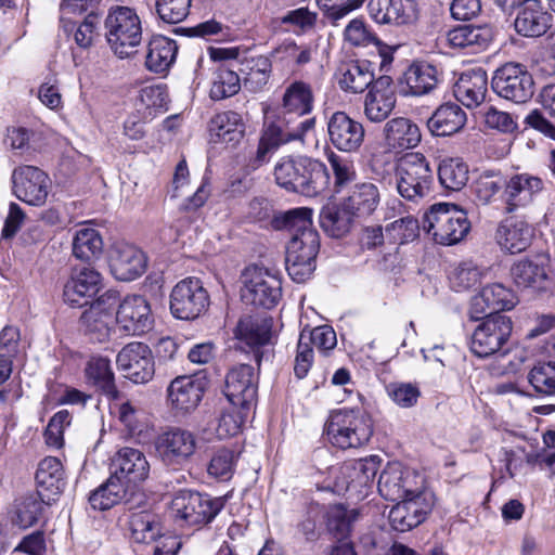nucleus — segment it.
I'll list each match as a JSON object with an SVG mask.
<instances>
[{
  "label": "nucleus",
  "instance_id": "obj_39",
  "mask_svg": "<svg viewBox=\"0 0 555 555\" xmlns=\"http://www.w3.org/2000/svg\"><path fill=\"white\" fill-rule=\"evenodd\" d=\"M466 113L455 103L440 105L427 120L433 135L444 137L459 132L466 124Z\"/></svg>",
  "mask_w": 555,
  "mask_h": 555
},
{
  "label": "nucleus",
  "instance_id": "obj_3",
  "mask_svg": "<svg viewBox=\"0 0 555 555\" xmlns=\"http://www.w3.org/2000/svg\"><path fill=\"white\" fill-rule=\"evenodd\" d=\"M324 431L328 441L337 448H360L370 441L373 424L370 415L360 409H341L330 414Z\"/></svg>",
  "mask_w": 555,
  "mask_h": 555
},
{
  "label": "nucleus",
  "instance_id": "obj_23",
  "mask_svg": "<svg viewBox=\"0 0 555 555\" xmlns=\"http://www.w3.org/2000/svg\"><path fill=\"white\" fill-rule=\"evenodd\" d=\"M224 395L234 406L248 409L257 397V377L249 364L231 369L225 377Z\"/></svg>",
  "mask_w": 555,
  "mask_h": 555
},
{
  "label": "nucleus",
  "instance_id": "obj_32",
  "mask_svg": "<svg viewBox=\"0 0 555 555\" xmlns=\"http://www.w3.org/2000/svg\"><path fill=\"white\" fill-rule=\"evenodd\" d=\"M380 203V192L372 182H361L353 185L349 195L344 199L343 212L357 219L372 216Z\"/></svg>",
  "mask_w": 555,
  "mask_h": 555
},
{
  "label": "nucleus",
  "instance_id": "obj_63",
  "mask_svg": "<svg viewBox=\"0 0 555 555\" xmlns=\"http://www.w3.org/2000/svg\"><path fill=\"white\" fill-rule=\"evenodd\" d=\"M192 0H156V12L166 23L182 22L190 12Z\"/></svg>",
  "mask_w": 555,
  "mask_h": 555
},
{
  "label": "nucleus",
  "instance_id": "obj_48",
  "mask_svg": "<svg viewBox=\"0 0 555 555\" xmlns=\"http://www.w3.org/2000/svg\"><path fill=\"white\" fill-rule=\"evenodd\" d=\"M103 238L93 228H81L73 237V255L80 260L91 261L101 256Z\"/></svg>",
  "mask_w": 555,
  "mask_h": 555
},
{
  "label": "nucleus",
  "instance_id": "obj_9",
  "mask_svg": "<svg viewBox=\"0 0 555 555\" xmlns=\"http://www.w3.org/2000/svg\"><path fill=\"white\" fill-rule=\"evenodd\" d=\"M472 334L469 348L479 358H488L504 351L512 331L513 323L509 317L494 314L483 317Z\"/></svg>",
  "mask_w": 555,
  "mask_h": 555
},
{
  "label": "nucleus",
  "instance_id": "obj_40",
  "mask_svg": "<svg viewBox=\"0 0 555 555\" xmlns=\"http://www.w3.org/2000/svg\"><path fill=\"white\" fill-rule=\"evenodd\" d=\"M209 130L216 142L234 146L243 139L245 125L240 114L227 111L211 118Z\"/></svg>",
  "mask_w": 555,
  "mask_h": 555
},
{
  "label": "nucleus",
  "instance_id": "obj_47",
  "mask_svg": "<svg viewBox=\"0 0 555 555\" xmlns=\"http://www.w3.org/2000/svg\"><path fill=\"white\" fill-rule=\"evenodd\" d=\"M128 527L130 539L134 543L150 544L158 538H163L156 516L147 511L132 513L128 520Z\"/></svg>",
  "mask_w": 555,
  "mask_h": 555
},
{
  "label": "nucleus",
  "instance_id": "obj_55",
  "mask_svg": "<svg viewBox=\"0 0 555 555\" xmlns=\"http://www.w3.org/2000/svg\"><path fill=\"white\" fill-rule=\"evenodd\" d=\"M44 504L37 492L21 498L15 505V524L23 529L34 526L40 519Z\"/></svg>",
  "mask_w": 555,
  "mask_h": 555
},
{
  "label": "nucleus",
  "instance_id": "obj_62",
  "mask_svg": "<svg viewBox=\"0 0 555 555\" xmlns=\"http://www.w3.org/2000/svg\"><path fill=\"white\" fill-rule=\"evenodd\" d=\"M390 399L399 406L409 409L414 406L421 397V390L416 384L393 382L386 387Z\"/></svg>",
  "mask_w": 555,
  "mask_h": 555
},
{
  "label": "nucleus",
  "instance_id": "obj_60",
  "mask_svg": "<svg viewBox=\"0 0 555 555\" xmlns=\"http://www.w3.org/2000/svg\"><path fill=\"white\" fill-rule=\"evenodd\" d=\"M483 272L473 262H463L450 275L452 288L456 292L469 289L480 283Z\"/></svg>",
  "mask_w": 555,
  "mask_h": 555
},
{
  "label": "nucleus",
  "instance_id": "obj_52",
  "mask_svg": "<svg viewBox=\"0 0 555 555\" xmlns=\"http://www.w3.org/2000/svg\"><path fill=\"white\" fill-rule=\"evenodd\" d=\"M438 178L444 189L460 191L468 181V167L460 158L443 159L438 167Z\"/></svg>",
  "mask_w": 555,
  "mask_h": 555
},
{
  "label": "nucleus",
  "instance_id": "obj_7",
  "mask_svg": "<svg viewBox=\"0 0 555 555\" xmlns=\"http://www.w3.org/2000/svg\"><path fill=\"white\" fill-rule=\"evenodd\" d=\"M242 299L249 305L271 309L282 296L281 280L268 269L250 266L242 274Z\"/></svg>",
  "mask_w": 555,
  "mask_h": 555
},
{
  "label": "nucleus",
  "instance_id": "obj_36",
  "mask_svg": "<svg viewBox=\"0 0 555 555\" xmlns=\"http://www.w3.org/2000/svg\"><path fill=\"white\" fill-rule=\"evenodd\" d=\"M552 25V15L548 14L537 0L522 4L514 21L517 34L528 38L543 36Z\"/></svg>",
  "mask_w": 555,
  "mask_h": 555
},
{
  "label": "nucleus",
  "instance_id": "obj_25",
  "mask_svg": "<svg viewBox=\"0 0 555 555\" xmlns=\"http://www.w3.org/2000/svg\"><path fill=\"white\" fill-rule=\"evenodd\" d=\"M109 268L117 280L132 281L145 272L146 257L137 246L119 242L111 250Z\"/></svg>",
  "mask_w": 555,
  "mask_h": 555
},
{
  "label": "nucleus",
  "instance_id": "obj_33",
  "mask_svg": "<svg viewBox=\"0 0 555 555\" xmlns=\"http://www.w3.org/2000/svg\"><path fill=\"white\" fill-rule=\"evenodd\" d=\"M543 189V181L529 173H517L506 181L503 192L505 211L513 212L519 207L530 204L533 196Z\"/></svg>",
  "mask_w": 555,
  "mask_h": 555
},
{
  "label": "nucleus",
  "instance_id": "obj_15",
  "mask_svg": "<svg viewBox=\"0 0 555 555\" xmlns=\"http://www.w3.org/2000/svg\"><path fill=\"white\" fill-rule=\"evenodd\" d=\"M116 364L126 378L135 384L150 382L155 373L151 348L143 343H129L117 353Z\"/></svg>",
  "mask_w": 555,
  "mask_h": 555
},
{
  "label": "nucleus",
  "instance_id": "obj_58",
  "mask_svg": "<svg viewBox=\"0 0 555 555\" xmlns=\"http://www.w3.org/2000/svg\"><path fill=\"white\" fill-rule=\"evenodd\" d=\"M418 221L412 216H405L386 225V238L391 245H402L418 236Z\"/></svg>",
  "mask_w": 555,
  "mask_h": 555
},
{
  "label": "nucleus",
  "instance_id": "obj_44",
  "mask_svg": "<svg viewBox=\"0 0 555 555\" xmlns=\"http://www.w3.org/2000/svg\"><path fill=\"white\" fill-rule=\"evenodd\" d=\"M404 81L412 95L430 93L438 85V70L427 62H413L404 72Z\"/></svg>",
  "mask_w": 555,
  "mask_h": 555
},
{
  "label": "nucleus",
  "instance_id": "obj_43",
  "mask_svg": "<svg viewBox=\"0 0 555 555\" xmlns=\"http://www.w3.org/2000/svg\"><path fill=\"white\" fill-rule=\"evenodd\" d=\"M315 128V117L300 119L296 125L291 126V120L286 119V126L271 124L261 135L271 146L278 149L280 145L292 141H304L305 138L313 132Z\"/></svg>",
  "mask_w": 555,
  "mask_h": 555
},
{
  "label": "nucleus",
  "instance_id": "obj_56",
  "mask_svg": "<svg viewBox=\"0 0 555 555\" xmlns=\"http://www.w3.org/2000/svg\"><path fill=\"white\" fill-rule=\"evenodd\" d=\"M528 380L535 392L555 396V362H538L528 373Z\"/></svg>",
  "mask_w": 555,
  "mask_h": 555
},
{
  "label": "nucleus",
  "instance_id": "obj_35",
  "mask_svg": "<svg viewBox=\"0 0 555 555\" xmlns=\"http://www.w3.org/2000/svg\"><path fill=\"white\" fill-rule=\"evenodd\" d=\"M238 72L243 76L244 88L251 93H258L266 88L271 78L272 62L267 55L243 54Z\"/></svg>",
  "mask_w": 555,
  "mask_h": 555
},
{
  "label": "nucleus",
  "instance_id": "obj_53",
  "mask_svg": "<svg viewBox=\"0 0 555 555\" xmlns=\"http://www.w3.org/2000/svg\"><path fill=\"white\" fill-rule=\"evenodd\" d=\"M168 93L166 87L146 86L138 95L137 108L142 112L144 118H152L155 114L167 111Z\"/></svg>",
  "mask_w": 555,
  "mask_h": 555
},
{
  "label": "nucleus",
  "instance_id": "obj_45",
  "mask_svg": "<svg viewBox=\"0 0 555 555\" xmlns=\"http://www.w3.org/2000/svg\"><path fill=\"white\" fill-rule=\"evenodd\" d=\"M379 464L380 459L377 455L346 463L340 469L341 475L348 479L345 489L370 486L379 468Z\"/></svg>",
  "mask_w": 555,
  "mask_h": 555
},
{
  "label": "nucleus",
  "instance_id": "obj_18",
  "mask_svg": "<svg viewBox=\"0 0 555 555\" xmlns=\"http://www.w3.org/2000/svg\"><path fill=\"white\" fill-rule=\"evenodd\" d=\"M518 302L514 291L501 283L485 286L472 298L469 318L478 321L487 315L500 314V311L512 310Z\"/></svg>",
  "mask_w": 555,
  "mask_h": 555
},
{
  "label": "nucleus",
  "instance_id": "obj_50",
  "mask_svg": "<svg viewBox=\"0 0 555 555\" xmlns=\"http://www.w3.org/2000/svg\"><path fill=\"white\" fill-rule=\"evenodd\" d=\"M358 517L357 509H348L340 504L332 505L326 512V527L338 542L346 541Z\"/></svg>",
  "mask_w": 555,
  "mask_h": 555
},
{
  "label": "nucleus",
  "instance_id": "obj_21",
  "mask_svg": "<svg viewBox=\"0 0 555 555\" xmlns=\"http://www.w3.org/2000/svg\"><path fill=\"white\" fill-rule=\"evenodd\" d=\"M113 476L130 490L147 479L150 463L145 454L134 448L125 447L112 460Z\"/></svg>",
  "mask_w": 555,
  "mask_h": 555
},
{
  "label": "nucleus",
  "instance_id": "obj_16",
  "mask_svg": "<svg viewBox=\"0 0 555 555\" xmlns=\"http://www.w3.org/2000/svg\"><path fill=\"white\" fill-rule=\"evenodd\" d=\"M328 142L339 152L357 153L364 143L365 130L359 120L346 112L336 111L326 121Z\"/></svg>",
  "mask_w": 555,
  "mask_h": 555
},
{
  "label": "nucleus",
  "instance_id": "obj_41",
  "mask_svg": "<svg viewBox=\"0 0 555 555\" xmlns=\"http://www.w3.org/2000/svg\"><path fill=\"white\" fill-rule=\"evenodd\" d=\"M178 46L175 40L157 35L147 44L145 66L149 70L162 74L167 72L176 61Z\"/></svg>",
  "mask_w": 555,
  "mask_h": 555
},
{
  "label": "nucleus",
  "instance_id": "obj_64",
  "mask_svg": "<svg viewBox=\"0 0 555 555\" xmlns=\"http://www.w3.org/2000/svg\"><path fill=\"white\" fill-rule=\"evenodd\" d=\"M317 2L333 25H338L340 20L363 4L356 0H317Z\"/></svg>",
  "mask_w": 555,
  "mask_h": 555
},
{
  "label": "nucleus",
  "instance_id": "obj_46",
  "mask_svg": "<svg viewBox=\"0 0 555 555\" xmlns=\"http://www.w3.org/2000/svg\"><path fill=\"white\" fill-rule=\"evenodd\" d=\"M89 382L100 388L111 399H118L119 391L115 385L111 361L104 357H92L85 369Z\"/></svg>",
  "mask_w": 555,
  "mask_h": 555
},
{
  "label": "nucleus",
  "instance_id": "obj_31",
  "mask_svg": "<svg viewBox=\"0 0 555 555\" xmlns=\"http://www.w3.org/2000/svg\"><path fill=\"white\" fill-rule=\"evenodd\" d=\"M446 38L451 48L476 54L488 49L493 39V31L488 25L465 24L450 29Z\"/></svg>",
  "mask_w": 555,
  "mask_h": 555
},
{
  "label": "nucleus",
  "instance_id": "obj_1",
  "mask_svg": "<svg viewBox=\"0 0 555 555\" xmlns=\"http://www.w3.org/2000/svg\"><path fill=\"white\" fill-rule=\"evenodd\" d=\"M276 227L289 232L286 248V270L296 283L307 281L315 270L320 249L318 231L312 227V210L299 207L288 210L276 219Z\"/></svg>",
  "mask_w": 555,
  "mask_h": 555
},
{
  "label": "nucleus",
  "instance_id": "obj_2",
  "mask_svg": "<svg viewBox=\"0 0 555 555\" xmlns=\"http://www.w3.org/2000/svg\"><path fill=\"white\" fill-rule=\"evenodd\" d=\"M274 178L281 188L307 197L322 194L330 184L325 164L307 156L281 158L274 167Z\"/></svg>",
  "mask_w": 555,
  "mask_h": 555
},
{
  "label": "nucleus",
  "instance_id": "obj_5",
  "mask_svg": "<svg viewBox=\"0 0 555 555\" xmlns=\"http://www.w3.org/2000/svg\"><path fill=\"white\" fill-rule=\"evenodd\" d=\"M434 171L430 163L421 153H408L395 167V183L400 196L417 202L430 193Z\"/></svg>",
  "mask_w": 555,
  "mask_h": 555
},
{
  "label": "nucleus",
  "instance_id": "obj_10",
  "mask_svg": "<svg viewBox=\"0 0 555 555\" xmlns=\"http://www.w3.org/2000/svg\"><path fill=\"white\" fill-rule=\"evenodd\" d=\"M210 298L197 278H186L178 282L170 293L169 309L179 320L191 321L203 315L209 307Z\"/></svg>",
  "mask_w": 555,
  "mask_h": 555
},
{
  "label": "nucleus",
  "instance_id": "obj_12",
  "mask_svg": "<svg viewBox=\"0 0 555 555\" xmlns=\"http://www.w3.org/2000/svg\"><path fill=\"white\" fill-rule=\"evenodd\" d=\"M493 91L502 99L517 104L527 103L534 94L532 75L521 64L506 63L492 77Z\"/></svg>",
  "mask_w": 555,
  "mask_h": 555
},
{
  "label": "nucleus",
  "instance_id": "obj_34",
  "mask_svg": "<svg viewBox=\"0 0 555 555\" xmlns=\"http://www.w3.org/2000/svg\"><path fill=\"white\" fill-rule=\"evenodd\" d=\"M488 77L482 68L468 69L456 80L453 93L459 102L468 108L479 106L486 99Z\"/></svg>",
  "mask_w": 555,
  "mask_h": 555
},
{
  "label": "nucleus",
  "instance_id": "obj_49",
  "mask_svg": "<svg viewBox=\"0 0 555 555\" xmlns=\"http://www.w3.org/2000/svg\"><path fill=\"white\" fill-rule=\"evenodd\" d=\"M129 490L117 477L111 475L103 485L91 492L89 503L94 509L106 511L120 502Z\"/></svg>",
  "mask_w": 555,
  "mask_h": 555
},
{
  "label": "nucleus",
  "instance_id": "obj_26",
  "mask_svg": "<svg viewBox=\"0 0 555 555\" xmlns=\"http://www.w3.org/2000/svg\"><path fill=\"white\" fill-rule=\"evenodd\" d=\"M396 103L392 79L389 76H380L364 96L363 112L370 121L382 122L391 114Z\"/></svg>",
  "mask_w": 555,
  "mask_h": 555
},
{
  "label": "nucleus",
  "instance_id": "obj_57",
  "mask_svg": "<svg viewBox=\"0 0 555 555\" xmlns=\"http://www.w3.org/2000/svg\"><path fill=\"white\" fill-rule=\"evenodd\" d=\"M241 89V78L232 69L220 67L214 77L209 95L219 101L235 95Z\"/></svg>",
  "mask_w": 555,
  "mask_h": 555
},
{
  "label": "nucleus",
  "instance_id": "obj_14",
  "mask_svg": "<svg viewBox=\"0 0 555 555\" xmlns=\"http://www.w3.org/2000/svg\"><path fill=\"white\" fill-rule=\"evenodd\" d=\"M424 479L399 462L388 463L378 478L379 494L388 501H398L404 496L422 491Z\"/></svg>",
  "mask_w": 555,
  "mask_h": 555
},
{
  "label": "nucleus",
  "instance_id": "obj_38",
  "mask_svg": "<svg viewBox=\"0 0 555 555\" xmlns=\"http://www.w3.org/2000/svg\"><path fill=\"white\" fill-rule=\"evenodd\" d=\"M314 95L310 83L304 80H294L289 82L282 95L281 108L286 116H296L304 119L310 115L313 109Z\"/></svg>",
  "mask_w": 555,
  "mask_h": 555
},
{
  "label": "nucleus",
  "instance_id": "obj_13",
  "mask_svg": "<svg viewBox=\"0 0 555 555\" xmlns=\"http://www.w3.org/2000/svg\"><path fill=\"white\" fill-rule=\"evenodd\" d=\"M434 493L415 491L400 500L389 512V522L396 531L406 532L421 525L433 509Z\"/></svg>",
  "mask_w": 555,
  "mask_h": 555
},
{
  "label": "nucleus",
  "instance_id": "obj_8",
  "mask_svg": "<svg viewBox=\"0 0 555 555\" xmlns=\"http://www.w3.org/2000/svg\"><path fill=\"white\" fill-rule=\"evenodd\" d=\"M223 507L221 498H211L193 490H180L171 501L176 518L188 526H202L210 522Z\"/></svg>",
  "mask_w": 555,
  "mask_h": 555
},
{
  "label": "nucleus",
  "instance_id": "obj_20",
  "mask_svg": "<svg viewBox=\"0 0 555 555\" xmlns=\"http://www.w3.org/2000/svg\"><path fill=\"white\" fill-rule=\"evenodd\" d=\"M116 323L128 335H142L153 326V317L147 300L141 295L124 298L116 310Z\"/></svg>",
  "mask_w": 555,
  "mask_h": 555
},
{
  "label": "nucleus",
  "instance_id": "obj_37",
  "mask_svg": "<svg viewBox=\"0 0 555 555\" xmlns=\"http://www.w3.org/2000/svg\"><path fill=\"white\" fill-rule=\"evenodd\" d=\"M532 237L533 228L524 220L513 218L502 221L495 233L498 244L511 254L526 250L530 246Z\"/></svg>",
  "mask_w": 555,
  "mask_h": 555
},
{
  "label": "nucleus",
  "instance_id": "obj_24",
  "mask_svg": "<svg viewBox=\"0 0 555 555\" xmlns=\"http://www.w3.org/2000/svg\"><path fill=\"white\" fill-rule=\"evenodd\" d=\"M205 390L204 378L182 375L171 380L167 388V397L177 413L188 414L198 406Z\"/></svg>",
  "mask_w": 555,
  "mask_h": 555
},
{
  "label": "nucleus",
  "instance_id": "obj_54",
  "mask_svg": "<svg viewBox=\"0 0 555 555\" xmlns=\"http://www.w3.org/2000/svg\"><path fill=\"white\" fill-rule=\"evenodd\" d=\"M80 323L83 333L91 340L103 343L109 337L114 321L111 314L87 309L80 317Z\"/></svg>",
  "mask_w": 555,
  "mask_h": 555
},
{
  "label": "nucleus",
  "instance_id": "obj_22",
  "mask_svg": "<svg viewBox=\"0 0 555 555\" xmlns=\"http://www.w3.org/2000/svg\"><path fill=\"white\" fill-rule=\"evenodd\" d=\"M273 321L271 318L264 315H245L240 319L236 328L235 337L240 344H244L251 352L257 363L260 365L263 352L261 347L269 344L272 334Z\"/></svg>",
  "mask_w": 555,
  "mask_h": 555
},
{
  "label": "nucleus",
  "instance_id": "obj_28",
  "mask_svg": "<svg viewBox=\"0 0 555 555\" xmlns=\"http://www.w3.org/2000/svg\"><path fill=\"white\" fill-rule=\"evenodd\" d=\"M101 274L89 267L74 269L65 283L63 298L72 307H83L101 288Z\"/></svg>",
  "mask_w": 555,
  "mask_h": 555
},
{
  "label": "nucleus",
  "instance_id": "obj_6",
  "mask_svg": "<svg viewBox=\"0 0 555 555\" xmlns=\"http://www.w3.org/2000/svg\"><path fill=\"white\" fill-rule=\"evenodd\" d=\"M424 230L436 243L453 245L462 241L470 229L465 211L447 203L435 204L425 214Z\"/></svg>",
  "mask_w": 555,
  "mask_h": 555
},
{
  "label": "nucleus",
  "instance_id": "obj_30",
  "mask_svg": "<svg viewBox=\"0 0 555 555\" xmlns=\"http://www.w3.org/2000/svg\"><path fill=\"white\" fill-rule=\"evenodd\" d=\"M35 479L36 492L47 505L54 502L66 486L63 465L54 456H47L39 462Z\"/></svg>",
  "mask_w": 555,
  "mask_h": 555
},
{
  "label": "nucleus",
  "instance_id": "obj_42",
  "mask_svg": "<svg viewBox=\"0 0 555 555\" xmlns=\"http://www.w3.org/2000/svg\"><path fill=\"white\" fill-rule=\"evenodd\" d=\"M387 144L393 149H413L421 142V131L416 124L404 117L388 120L384 127Z\"/></svg>",
  "mask_w": 555,
  "mask_h": 555
},
{
  "label": "nucleus",
  "instance_id": "obj_59",
  "mask_svg": "<svg viewBox=\"0 0 555 555\" xmlns=\"http://www.w3.org/2000/svg\"><path fill=\"white\" fill-rule=\"evenodd\" d=\"M505 184L506 180L500 172L483 171L474 184L476 197L481 204H488L503 188L505 189Z\"/></svg>",
  "mask_w": 555,
  "mask_h": 555
},
{
  "label": "nucleus",
  "instance_id": "obj_11",
  "mask_svg": "<svg viewBox=\"0 0 555 555\" xmlns=\"http://www.w3.org/2000/svg\"><path fill=\"white\" fill-rule=\"evenodd\" d=\"M155 450L166 466L181 467L188 464L196 453L198 440L196 435L185 428L168 427L157 435Z\"/></svg>",
  "mask_w": 555,
  "mask_h": 555
},
{
  "label": "nucleus",
  "instance_id": "obj_4",
  "mask_svg": "<svg viewBox=\"0 0 555 555\" xmlns=\"http://www.w3.org/2000/svg\"><path fill=\"white\" fill-rule=\"evenodd\" d=\"M105 38L112 51L120 59L129 57L142 40V24L134 9L113 7L104 22Z\"/></svg>",
  "mask_w": 555,
  "mask_h": 555
},
{
  "label": "nucleus",
  "instance_id": "obj_27",
  "mask_svg": "<svg viewBox=\"0 0 555 555\" xmlns=\"http://www.w3.org/2000/svg\"><path fill=\"white\" fill-rule=\"evenodd\" d=\"M339 89L346 93L359 94L375 83L374 67L366 60H349L341 62L335 73Z\"/></svg>",
  "mask_w": 555,
  "mask_h": 555
},
{
  "label": "nucleus",
  "instance_id": "obj_29",
  "mask_svg": "<svg viewBox=\"0 0 555 555\" xmlns=\"http://www.w3.org/2000/svg\"><path fill=\"white\" fill-rule=\"evenodd\" d=\"M548 257L544 255L515 262L511 268L514 284L520 289H531L533 292L545 289L548 282Z\"/></svg>",
  "mask_w": 555,
  "mask_h": 555
},
{
  "label": "nucleus",
  "instance_id": "obj_19",
  "mask_svg": "<svg viewBox=\"0 0 555 555\" xmlns=\"http://www.w3.org/2000/svg\"><path fill=\"white\" fill-rule=\"evenodd\" d=\"M367 13L379 25L406 26L418 17L417 0H369Z\"/></svg>",
  "mask_w": 555,
  "mask_h": 555
},
{
  "label": "nucleus",
  "instance_id": "obj_51",
  "mask_svg": "<svg viewBox=\"0 0 555 555\" xmlns=\"http://www.w3.org/2000/svg\"><path fill=\"white\" fill-rule=\"evenodd\" d=\"M320 38L312 39L308 42L297 43L294 40H286L276 47L273 55L283 54L291 57L297 67H302L313 62L319 54Z\"/></svg>",
  "mask_w": 555,
  "mask_h": 555
},
{
  "label": "nucleus",
  "instance_id": "obj_17",
  "mask_svg": "<svg viewBox=\"0 0 555 555\" xmlns=\"http://www.w3.org/2000/svg\"><path fill=\"white\" fill-rule=\"evenodd\" d=\"M13 193L20 199L33 206L46 203L50 179L38 167L21 166L12 173Z\"/></svg>",
  "mask_w": 555,
  "mask_h": 555
},
{
  "label": "nucleus",
  "instance_id": "obj_61",
  "mask_svg": "<svg viewBox=\"0 0 555 555\" xmlns=\"http://www.w3.org/2000/svg\"><path fill=\"white\" fill-rule=\"evenodd\" d=\"M236 455L229 449L218 450L211 457L207 472L219 480H229L234 472Z\"/></svg>",
  "mask_w": 555,
  "mask_h": 555
}]
</instances>
